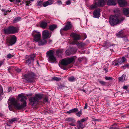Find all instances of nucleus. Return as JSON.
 I'll return each instance as SVG.
<instances>
[{
	"mask_svg": "<svg viewBox=\"0 0 129 129\" xmlns=\"http://www.w3.org/2000/svg\"><path fill=\"white\" fill-rule=\"evenodd\" d=\"M26 97H10L8 101V104L13 105L15 108L18 110H21L26 106Z\"/></svg>",
	"mask_w": 129,
	"mask_h": 129,
	"instance_id": "obj_1",
	"label": "nucleus"
},
{
	"mask_svg": "<svg viewBox=\"0 0 129 129\" xmlns=\"http://www.w3.org/2000/svg\"><path fill=\"white\" fill-rule=\"evenodd\" d=\"M124 18L119 15H111L109 19V22L112 26H114L123 21Z\"/></svg>",
	"mask_w": 129,
	"mask_h": 129,
	"instance_id": "obj_2",
	"label": "nucleus"
},
{
	"mask_svg": "<svg viewBox=\"0 0 129 129\" xmlns=\"http://www.w3.org/2000/svg\"><path fill=\"white\" fill-rule=\"evenodd\" d=\"M75 58L73 57H67L61 60L60 61V64L59 66L61 68L64 70L67 69L66 66L69 64L72 63L75 61Z\"/></svg>",
	"mask_w": 129,
	"mask_h": 129,
	"instance_id": "obj_3",
	"label": "nucleus"
},
{
	"mask_svg": "<svg viewBox=\"0 0 129 129\" xmlns=\"http://www.w3.org/2000/svg\"><path fill=\"white\" fill-rule=\"evenodd\" d=\"M19 31L18 27L13 26H9L3 29L5 34L7 35L17 33Z\"/></svg>",
	"mask_w": 129,
	"mask_h": 129,
	"instance_id": "obj_4",
	"label": "nucleus"
},
{
	"mask_svg": "<svg viewBox=\"0 0 129 129\" xmlns=\"http://www.w3.org/2000/svg\"><path fill=\"white\" fill-rule=\"evenodd\" d=\"M54 50H51L47 51L46 53V56L48 61L52 63L57 62V59L54 55Z\"/></svg>",
	"mask_w": 129,
	"mask_h": 129,
	"instance_id": "obj_5",
	"label": "nucleus"
},
{
	"mask_svg": "<svg viewBox=\"0 0 129 129\" xmlns=\"http://www.w3.org/2000/svg\"><path fill=\"white\" fill-rule=\"evenodd\" d=\"M94 1L95 0H94ZM94 4L88 7L89 9L91 10L97 8L98 7H102L105 5V2L104 0H98V4L94 1Z\"/></svg>",
	"mask_w": 129,
	"mask_h": 129,
	"instance_id": "obj_6",
	"label": "nucleus"
},
{
	"mask_svg": "<svg viewBox=\"0 0 129 129\" xmlns=\"http://www.w3.org/2000/svg\"><path fill=\"white\" fill-rule=\"evenodd\" d=\"M32 35L33 37L34 40L35 42H38L41 38V34L38 30H34L32 33Z\"/></svg>",
	"mask_w": 129,
	"mask_h": 129,
	"instance_id": "obj_7",
	"label": "nucleus"
},
{
	"mask_svg": "<svg viewBox=\"0 0 129 129\" xmlns=\"http://www.w3.org/2000/svg\"><path fill=\"white\" fill-rule=\"evenodd\" d=\"M35 76V74L30 72L24 75L25 79L28 82L31 83L34 81V77Z\"/></svg>",
	"mask_w": 129,
	"mask_h": 129,
	"instance_id": "obj_8",
	"label": "nucleus"
},
{
	"mask_svg": "<svg viewBox=\"0 0 129 129\" xmlns=\"http://www.w3.org/2000/svg\"><path fill=\"white\" fill-rule=\"evenodd\" d=\"M35 55L34 54L26 55L25 56V63L28 65L34 62Z\"/></svg>",
	"mask_w": 129,
	"mask_h": 129,
	"instance_id": "obj_9",
	"label": "nucleus"
},
{
	"mask_svg": "<svg viewBox=\"0 0 129 129\" xmlns=\"http://www.w3.org/2000/svg\"><path fill=\"white\" fill-rule=\"evenodd\" d=\"M73 26L71 22L68 21L67 22L64 27L61 29L60 30V33L61 34L63 35V32L62 30L67 31L68 30L71 29Z\"/></svg>",
	"mask_w": 129,
	"mask_h": 129,
	"instance_id": "obj_10",
	"label": "nucleus"
},
{
	"mask_svg": "<svg viewBox=\"0 0 129 129\" xmlns=\"http://www.w3.org/2000/svg\"><path fill=\"white\" fill-rule=\"evenodd\" d=\"M17 41V38L14 35H12L10 37L6 40V42L10 45H12L14 44Z\"/></svg>",
	"mask_w": 129,
	"mask_h": 129,
	"instance_id": "obj_11",
	"label": "nucleus"
},
{
	"mask_svg": "<svg viewBox=\"0 0 129 129\" xmlns=\"http://www.w3.org/2000/svg\"><path fill=\"white\" fill-rule=\"evenodd\" d=\"M126 61V59L124 57L120 58L117 60H115L112 62V64L114 66H119L122 63L125 62Z\"/></svg>",
	"mask_w": 129,
	"mask_h": 129,
	"instance_id": "obj_12",
	"label": "nucleus"
},
{
	"mask_svg": "<svg viewBox=\"0 0 129 129\" xmlns=\"http://www.w3.org/2000/svg\"><path fill=\"white\" fill-rule=\"evenodd\" d=\"M126 61V59L124 57L120 58L117 60H115L112 62V64L114 66H119L122 63L125 62Z\"/></svg>",
	"mask_w": 129,
	"mask_h": 129,
	"instance_id": "obj_13",
	"label": "nucleus"
},
{
	"mask_svg": "<svg viewBox=\"0 0 129 129\" xmlns=\"http://www.w3.org/2000/svg\"><path fill=\"white\" fill-rule=\"evenodd\" d=\"M38 97H30L29 99V104L31 105L35 106L38 102ZM41 98V97H39Z\"/></svg>",
	"mask_w": 129,
	"mask_h": 129,
	"instance_id": "obj_14",
	"label": "nucleus"
},
{
	"mask_svg": "<svg viewBox=\"0 0 129 129\" xmlns=\"http://www.w3.org/2000/svg\"><path fill=\"white\" fill-rule=\"evenodd\" d=\"M51 35H50L49 32L46 30H43L42 32V36L43 38L47 39L50 38Z\"/></svg>",
	"mask_w": 129,
	"mask_h": 129,
	"instance_id": "obj_15",
	"label": "nucleus"
},
{
	"mask_svg": "<svg viewBox=\"0 0 129 129\" xmlns=\"http://www.w3.org/2000/svg\"><path fill=\"white\" fill-rule=\"evenodd\" d=\"M93 14L94 17L99 18L100 16V9L99 8L95 9L93 11Z\"/></svg>",
	"mask_w": 129,
	"mask_h": 129,
	"instance_id": "obj_16",
	"label": "nucleus"
},
{
	"mask_svg": "<svg viewBox=\"0 0 129 129\" xmlns=\"http://www.w3.org/2000/svg\"><path fill=\"white\" fill-rule=\"evenodd\" d=\"M70 35L74 41L79 40L81 38V37L79 35L74 33H72Z\"/></svg>",
	"mask_w": 129,
	"mask_h": 129,
	"instance_id": "obj_17",
	"label": "nucleus"
},
{
	"mask_svg": "<svg viewBox=\"0 0 129 129\" xmlns=\"http://www.w3.org/2000/svg\"><path fill=\"white\" fill-rule=\"evenodd\" d=\"M118 2L120 6L123 7L126 6L127 3L125 0H118Z\"/></svg>",
	"mask_w": 129,
	"mask_h": 129,
	"instance_id": "obj_18",
	"label": "nucleus"
},
{
	"mask_svg": "<svg viewBox=\"0 0 129 129\" xmlns=\"http://www.w3.org/2000/svg\"><path fill=\"white\" fill-rule=\"evenodd\" d=\"M38 42V45L39 46H43L46 44L47 42V40L43 38V39H42L41 38Z\"/></svg>",
	"mask_w": 129,
	"mask_h": 129,
	"instance_id": "obj_19",
	"label": "nucleus"
},
{
	"mask_svg": "<svg viewBox=\"0 0 129 129\" xmlns=\"http://www.w3.org/2000/svg\"><path fill=\"white\" fill-rule=\"evenodd\" d=\"M116 36L118 38H123V37H125V35L124 34L123 31V30L120 31L116 34Z\"/></svg>",
	"mask_w": 129,
	"mask_h": 129,
	"instance_id": "obj_20",
	"label": "nucleus"
},
{
	"mask_svg": "<svg viewBox=\"0 0 129 129\" xmlns=\"http://www.w3.org/2000/svg\"><path fill=\"white\" fill-rule=\"evenodd\" d=\"M108 5H115L116 4L115 0H109L107 2Z\"/></svg>",
	"mask_w": 129,
	"mask_h": 129,
	"instance_id": "obj_21",
	"label": "nucleus"
},
{
	"mask_svg": "<svg viewBox=\"0 0 129 129\" xmlns=\"http://www.w3.org/2000/svg\"><path fill=\"white\" fill-rule=\"evenodd\" d=\"M33 96V94L31 93L28 94L21 93L19 94L17 97H26V96Z\"/></svg>",
	"mask_w": 129,
	"mask_h": 129,
	"instance_id": "obj_22",
	"label": "nucleus"
},
{
	"mask_svg": "<svg viewBox=\"0 0 129 129\" xmlns=\"http://www.w3.org/2000/svg\"><path fill=\"white\" fill-rule=\"evenodd\" d=\"M126 76V75L123 74L121 76L119 77L118 79L119 81L121 82H123L124 81L126 80L127 79L125 78Z\"/></svg>",
	"mask_w": 129,
	"mask_h": 129,
	"instance_id": "obj_23",
	"label": "nucleus"
},
{
	"mask_svg": "<svg viewBox=\"0 0 129 129\" xmlns=\"http://www.w3.org/2000/svg\"><path fill=\"white\" fill-rule=\"evenodd\" d=\"M123 11L124 14L127 16L129 14V8H124L123 10Z\"/></svg>",
	"mask_w": 129,
	"mask_h": 129,
	"instance_id": "obj_24",
	"label": "nucleus"
},
{
	"mask_svg": "<svg viewBox=\"0 0 129 129\" xmlns=\"http://www.w3.org/2000/svg\"><path fill=\"white\" fill-rule=\"evenodd\" d=\"M57 27V25L55 24H53L50 25L49 27V28L51 31H53L54 29Z\"/></svg>",
	"mask_w": 129,
	"mask_h": 129,
	"instance_id": "obj_25",
	"label": "nucleus"
},
{
	"mask_svg": "<svg viewBox=\"0 0 129 129\" xmlns=\"http://www.w3.org/2000/svg\"><path fill=\"white\" fill-rule=\"evenodd\" d=\"M56 55L58 57H60L62 54V51L60 50H57L56 51Z\"/></svg>",
	"mask_w": 129,
	"mask_h": 129,
	"instance_id": "obj_26",
	"label": "nucleus"
},
{
	"mask_svg": "<svg viewBox=\"0 0 129 129\" xmlns=\"http://www.w3.org/2000/svg\"><path fill=\"white\" fill-rule=\"evenodd\" d=\"M78 123L77 125V128L79 129L80 128L82 129L84 127V126L82 122H81V121H77Z\"/></svg>",
	"mask_w": 129,
	"mask_h": 129,
	"instance_id": "obj_27",
	"label": "nucleus"
},
{
	"mask_svg": "<svg viewBox=\"0 0 129 129\" xmlns=\"http://www.w3.org/2000/svg\"><path fill=\"white\" fill-rule=\"evenodd\" d=\"M65 120L67 121L71 122L74 123L75 121V120L73 118L71 117H68L66 118Z\"/></svg>",
	"mask_w": 129,
	"mask_h": 129,
	"instance_id": "obj_28",
	"label": "nucleus"
},
{
	"mask_svg": "<svg viewBox=\"0 0 129 129\" xmlns=\"http://www.w3.org/2000/svg\"><path fill=\"white\" fill-rule=\"evenodd\" d=\"M78 111V109L77 108H75L67 111V112L68 113L71 114L73 113H75Z\"/></svg>",
	"mask_w": 129,
	"mask_h": 129,
	"instance_id": "obj_29",
	"label": "nucleus"
},
{
	"mask_svg": "<svg viewBox=\"0 0 129 129\" xmlns=\"http://www.w3.org/2000/svg\"><path fill=\"white\" fill-rule=\"evenodd\" d=\"M21 19V17H16L13 19V23H17L18 22L20 21Z\"/></svg>",
	"mask_w": 129,
	"mask_h": 129,
	"instance_id": "obj_30",
	"label": "nucleus"
},
{
	"mask_svg": "<svg viewBox=\"0 0 129 129\" xmlns=\"http://www.w3.org/2000/svg\"><path fill=\"white\" fill-rule=\"evenodd\" d=\"M40 26L42 28H45L47 26V23L44 21H42L40 23Z\"/></svg>",
	"mask_w": 129,
	"mask_h": 129,
	"instance_id": "obj_31",
	"label": "nucleus"
},
{
	"mask_svg": "<svg viewBox=\"0 0 129 129\" xmlns=\"http://www.w3.org/2000/svg\"><path fill=\"white\" fill-rule=\"evenodd\" d=\"M86 45V44L82 42L78 43L77 44L78 47L79 48H82L83 47Z\"/></svg>",
	"mask_w": 129,
	"mask_h": 129,
	"instance_id": "obj_32",
	"label": "nucleus"
},
{
	"mask_svg": "<svg viewBox=\"0 0 129 129\" xmlns=\"http://www.w3.org/2000/svg\"><path fill=\"white\" fill-rule=\"evenodd\" d=\"M2 11L4 13V15H7L8 14L7 13V12H10L11 11V10L9 11L8 10H6L4 9H2Z\"/></svg>",
	"mask_w": 129,
	"mask_h": 129,
	"instance_id": "obj_33",
	"label": "nucleus"
},
{
	"mask_svg": "<svg viewBox=\"0 0 129 129\" xmlns=\"http://www.w3.org/2000/svg\"><path fill=\"white\" fill-rule=\"evenodd\" d=\"M76 78H75L73 76H71L68 78V80L69 81H75Z\"/></svg>",
	"mask_w": 129,
	"mask_h": 129,
	"instance_id": "obj_34",
	"label": "nucleus"
},
{
	"mask_svg": "<svg viewBox=\"0 0 129 129\" xmlns=\"http://www.w3.org/2000/svg\"><path fill=\"white\" fill-rule=\"evenodd\" d=\"M61 79L60 78L56 77H54L52 78V80H53L57 81H59L61 80Z\"/></svg>",
	"mask_w": 129,
	"mask_h": 129,
	"instance_id": "obj_35",
	"label": "nucleus"
},
{
	"mask_svg": "<svg viewBox=\"0 0 129 129\" xmlns=\"http://www.w3.org/2000/svg\"><path fill=\"white\" fill-rule=\"evenodd\" d=\"M121 67L123 69H125L127 68H129V64L128 63L122 66Z\"/></svg>",
	"mask_w": 129,
	"mask_h": 129,
	"instance_id": "obj_36",
	"label": "nucleus"
},
{
	"mask_svg": "<svg viewBox=\"0 0 129 129\" xmlns=\"http://www.w3.org/2000/svg\"><path fill=\"white\" fill-rule=\"evenodd\" d=\"M98 81L102 85H105L106 84V82L104 81L98 80Z\"/></svg>",
	"mask_w": 129,
	"mask_h": 129,
	"instance_id": "obj_37",
	"label": "nucleus"
},
{
	"mask_svg": "<svg viewBox=\"0 0 129 129\" xmlns=\"http://www.w3.org/2000/svg\"><path fill=\"white\" fill-rule=\"evenodd\" d=\"M44 94H35L34 97H44Z\"/></svg>",
	"mask_w": 129,
	"mask_h": 129,
	"instance_id": "obj_38",
	"label": "nucleus"
},
{
	"mask_svg": "<svg viewBox=\"0 0 129 129\" xmlns=\"http://www.w3.org/2000/svg\"><path fill=\"white\" fill-rule=\"evenodd\" d=\"M82 110H80L79 112L76 113L77 116L78 117H80L82 114Z\"/></svg>",
	"mask_w": 129,
	"mask_h": 129,
	"instance_id": "obj_39",
	"label": "nucleus"
},
{
	"mask_svg": "<svg viewBox=\"0 0 129 129\" xmlns=\"http://www.w3.org/2000/svg\"><path fill=\"white\" fill-rule=\"evenodd\" d=\"M10 1L12 2H14L17 3H19L20 2V0H10Z\"/></svg>",
	"mask_w": 129,
	"mask_h": 129,
	"instance_id": "obj_40",
	"label": "nucleus"
},
{
	"mask_svg": "<svg viewBox=\"0 0 129 129\" xmlns=\"http://www.w3.org/2000/svg\"><path fill=\"white\" fill-rule=\"evenodd\" d=\"M17 121V119L16 118H14L10 120H9V122L10 123H12L13 122H14L15 121Z\"/></svg>",
	"mask_w": 129,
	"mask_h": 129,
	"instance_id": "obj_41",
	"label": "nucleus"
},
{
	"mask_svg": "<svg viewBox=\"0 0 129 129\" xmlns=\"http://www.w3.org/2000/svg\"><path fill=\"white\" fill-rule=\"evenodd\" d=\"M47 2L49 5H50L53 4L54 2V1L52 0H48Z\"/></svg>",
	"mask_w": 129,
	"mask_h": 129,
	"instance_id": "obj_42",
	"label": "nucleus"
},
{
	"mask_svg": "<svg viewBox=\"0 0 129 129\" xmlns=\"http://www.w3.org/2000/svg\"><path fill=\"white\" fill-rule=\"evenodd\" d=\"M43 2L42 1H40L38 2L37 6H42V5H43Z\"/></svg>",
	"mask_w": 129,
	"mask_h": 129,
	"instance_id": "obj_43",
	"label": "nucleus"
},
{
	"mask_svg": "<svg viewBox=\"0 0 129 129\" xmlns=\"http://www.w3.org/2000/svg\"><path fill=\"white\" fill-rule=\"evenodd\" d=\"M65 87V85H60L59 86V88L60 89H64Z\"/></svg>",
	"mask_w": 129,
	"mask_h": 129,
	"instance_id": "obj_44",
	"label": "nucleus"
},
{
	"mask_svg": "<svg viewBox=\"0 0 129 129\" xmlns=\"http://www.w3.org/2000/svg\"><path fill=\"white\" fill-rule=\"evenodd\" d=\"M43 6L44 7H46L49 5L47 1L44 2L43 4Z\"/></svg>",
	"mask_w": 129,
	"mask_h": 129,
	"instance_id": "obj_45",
	"label": "nucleus"
},
{
	"mask_svg": "<svg viewBox=\"0 0 129 129\" xmlns=\"http://www.w3.org/2000/svg\"><path fill=\"white\" fill-rule=\"evenodd\" d=\"M123 38H124L123 40L125 41V42H127L129 41V40L127 38V36L125 35V37H123Z\"/></svg>",
	"mask_w": 129,
	"mask_h": 129,
	"instance_id": "obj_46",
	"label": "nucleus"
},
{
	"mask_svg": "<svg viewBox=\"0 0 129 129\" xmlns=\"http://www.w3.org/2000/svg\"><path fill=\"white\" fill-rule=\"evenodd\" d=\"M13 57V56L12 55L9 53V54L7 55V57L8 58H11L12 57Z\"/></svg>",
	"mask_w": 129,
	"mask_h": 129,
	"instance_id": "obj_47",
	"label": "nucleus"
},
{
	"mask_svg": "<svg viewBox=\"0 0 129 129\" xmlns=\"http://www.w3.org/2000/svg\"><path fill=\"white\" fill-rule=\"evenodd\" d=\"M105 79L107 80H112V78L110 77L106 76L105 77Z\"/></svg>",
	"mask_w": 129,
	"mask_h": 129,
	"instance_id": "obj_48",
	"label": "nucleus"
},
{
	"mask_svg": "<svg viewBox=\"0 0 129 129\" xmlns=\"http://www.w3.org/2000/svg\"><path fill=\"white\" fill-rule=\"evenodd\" d=\"M66 4L67 5L70 4L71 3V2L70 0H69L66 1Z\"/></svg>",
	"mask_w": 129,
	"mask_h": 129,
	"instance_id": "obj_49",
	"label": "nucleus"
},
{
	"mask_svg": "<svg viewBox=\"0 0 129 129\" xmlns=\"http://www.w3.org/2000/svg\"><path fill=\"white\" fill-rule=\"evenodd\" d=\"M128 87H129L128 85H125L123 86V88L124 89L126 90L127 89V88H128Z\"/></svg>",
	"mask_w": 129,
	"mask_h": 129,
	"instance_id": "obj_50",
	"label": "nucleus"
},
{
	"mask_svg": "<svg viewBox=\"0 0 129 129\" xmlns=\"http://www.w3.org/2000/svg\"><path fill=\"white\" fill-rule=\"evenodd\" d=\"M48 101V99L47 97H45V98L44 100V102H47Z\"/></svg>",
	"mask_w": 129,
	"mask_h": 129,
	"instance_id": "obj_51",
	"label": "nucleus"
},
{
	"mask_svg": "<svg viewBox=\"0 0 129 129\" xmlns=\"http://www.w3.org/2000/svg\"><path fill=\"white\" fill-rule=\"evenodd\" d=\"M15 70L18 73H19L21 71V69L19 68H17Z\"/></svg>",
	"mask_w": 129,
	"mask_h": 129,
	"instance_id": "obj_52",
	"label": "nucleus"
},
{
	"mask_svg": "<svg viewBox=\"0 0 129 129\" xmlns=\"http://www.w3.org/2000/svg\"><path fill=\"white\" fill-rule=\"evenodd\" d=\"M12 90V88L11 87H10L8 88L7 91L8 92H9L11 91Z\"/></svg>",
	"mask_w": 129,
	"mask_h": 129,
	"instance_id": "obj_53",
	"label": "nucleus"
},
{
	"mask_svg": "<svg viewBox=\"0 0 129 129\" xmlns=\"http://www.w3.org/2000/svg\"><path fill=\"white\" fill-rule=\"evenodd\" d=\"M26 6H28L29 4L31 3L30 1L28 0V1H27L26 2Z\"/></svg>",
	"mask_w": 129,
	"mask_h": 129,
	"instance_id": "obj_54",
	"label": "nucleus"
},
{
	"mask_svg": "<svg viewBox=\"0 0 129 129\" xmlns=\"http://www.w3.org/2000/svg\"><path fill=\"white\" fill-rule=\"evenodd\" d=\"M57 3L59 5H60L62 4L60 0L57 1Z\"/></svg>",
	"mask_w": 129,
	"mask_h": 129,
	"instance_id": "obj_55",
	"label": "nucleus"
},
{
	"mask_svg": "<svg viewBox=\"0 0 129 129\" xmlns=\"http://www.w3.org/2000/svg\"><path fill=\"white\" fill-rule=\"evenodd\" d=\"M8 107L9 108L10 110L13 111V109L12 108L11 106L9 105Z\"/></svg>",
	"mask_w": 129,
	"mask_h": 129,
	"instance_id": "obj_56",
	"label": "nucleus"
},
{
	"mask_svg": "<svg viewBox=\"0 0 129 129\" xmlns=\"http://www.w3.org/2000/svg\"><path fill=\"white\" fill-rule=\"evenodd\" d=\"M87 107V104L86 103H85V106L84 107V109H86Z\"/></svg>",
	"mask_w": 129,
	"mask_h": 129,
	"instance_id": "obj_57",
	"label": "nucleus"
},
{
	"mask_svg": "<svg viewBox=\"0 0 129 129\" xmlns=\"http://www.w3.org/2000/svg\"><path fill=\"white\" fill-rule=\"evenodd\" d=\"M83 37H84V39H83V40H84L87 38V35L86 34H84L83 35Z\"/></svg>",
	"mask_w": 129,
	"mask_h": 129,
	"instance_id": "obj_58",
	"label": "nucleus"
},
{
	"mask_svg": "<svg viewBox=\"0 0 129 129\" xmlns=\"http://www.w3.org/2000/svg\"><path fill=\"white\" fill-rule=\"evenodd\" d=\"M110 129H120L119 128H116L115 127H113L112 126L110 128Z\"/></svg>",
	"mask_w": 129,
	"mask_h": 129,
	"instance_id": "obj_59",
	"label": "nucleus"
},
{
	"mask_svg": "<svg viewBox=\"0 0 129 129\" xmlns=\"http://www.w3.org/2000/svg\"><path fill=\"white\" fill-rule=\"evenodd\" d=\"M85 120V119H81L80 121H81V122H84Z\"/></svg>",
	"mask_w": 129,
	"mask_h": 129,
	"instance_id": "obj_60",
	"label": "nucleus"
},
{
	"mask_svg": "<svg viewBox=\"0 0 129 129\" xmlns=\"http://www.w3.org/2000/svg\"><path fill=\"white\" fill-rule=\"evenodd\" d=\"M104 70L105 71V73H107L108 71V69L107 68H105Z\"/></svg>",
	"mask_w": 129,
	"mask_h": 129,
	"instance_id": "obj_61",
	"label": "nucleus"
},
{
	"mask_svg": "<svg viewBox=\"0 0 129 129\" xmlns=\"http://www.w3.org/2000/svg\"><path fill=\"white\" fill-rule=\"evenodd\" d=\"M74 123L71 122V123L70 124V125L72 126H74L75 125V124L73 123Z\"/></svg>",
	"mask_w": 129,
	"mask_h": 129,
	"instance_id": "obj_62",
	"label": "nucleus"
},
{
	"mask_svg": "<svg viewBox=\"0 0 129 129\" xmlns=\"http://www.w3.org/2000/svg\"><path fill=\"white\" fill-rule=\"evenodd\" d=\"M69 51L68 50H67L66 51V54L67 55H69V54L68 53V52Z\"/></svg>",
	"mask_w": 129,
	"mask_h": 129,
	"instance_id": "obj_63",
	"label": "nucleus"
},
{
	"mask_svg": "<svg viewBox=\"0 0 129 129\" xmlns=\"http://www.w3.org/2000/svg\"><path fill=\"white\" fill-rule=\"evenodd\" d=\"M2 64V62L1 61H0V67L1 66Z\"/></svg>",
	"mask_w": 129,
	"mask_h": 129,
	"instance_id": "obj_64",
	"label": "nucleus"
}]
</instances>
